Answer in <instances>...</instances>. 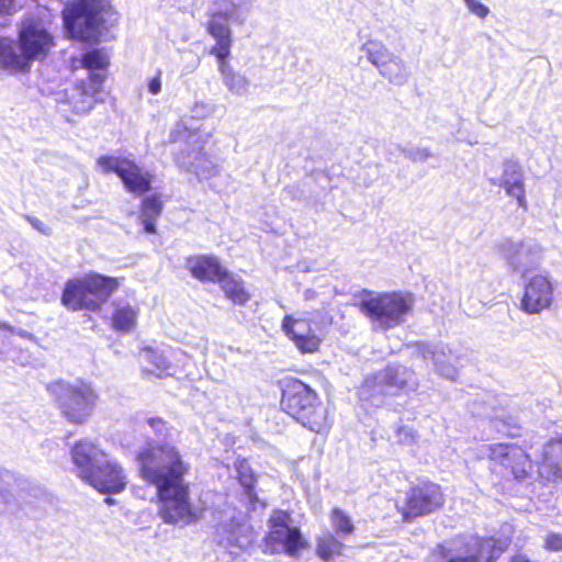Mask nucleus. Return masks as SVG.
Here are the masks:
<instances>
[{"label": "nucleus", "instance_id": "f257e3e1", "mask_svg": "<svg viewBox=\"0 0 562 562\" xmlns=\"http://www.w3.org/2000/svg\"><path fill=\"white\" fill-rule=\"evenodd\" d=\"M135 462L139 477L155 488L158 516L166 524L190 525L203 515L191 502L187 476L190 464L171 443H153L138 449Z\"/></svg>", "mask_w": 562, "mask_h": 562}, {"label": "nucleus", "instance_id": "f03ea898", "mask_svg": "<svg viewBox=\"0 0 562 562\" xmlns=\"http://www.w3.org/2000/svg\"><path fill=\"white\" fill-rule=\"evenodd\" d=\"M276 384L280 392L281 412L310 431H329L333 420L317 390L293 375L279 379Z\"/></svg>", "mask_w": 562, "mask_h": 562}, {"label": "nucleus", "instance_id": "7ed1b4c3", "mask_svg": "<svg viewBox=\"0 0 562 562\" xmlns=\"http://www.w3.org/2000/svg\"><path fill=\"white\" fill-rule=\"evenodd\" d=\"M18 46L0 36V67L13 72H29L33 60H42L56 46L54 35L38 21H26L18 32Z\"/></svg>", "mask_w": 562, "mask_h": 562}, {"label": "nucleus", "instance_id": "20e7f679", "mask_svg": "<svg viewBox=\"0 0 562 562\" xmlns=\"http://www.w3.org/2000/svg\"><path fill=\"white\" fill-rule=\"evenodd\" d=\"M78 476L102 494H117L125 490L127 482L121 464L116 461L95 463L98 456L106 457L97 443L81 439L70 450Z\"/></svg>", "mask_w": 562, "mask_h": 562}, {"label": "nucleus", "instance_id": "39448f33", "mask_svg": "<svg viewBox=\"0 0 562 562\" xmlns=\"http://www.w3.org/2000/svg\"><path fill=\"white\" fill-rule=\"evenodd\" d=\"M123 278L89 272L68 279L60 294L61 305L70 312H99L119 290Z\"/></svg>", "mask_w": 562, "mask_h": 562}, {"label": "nucleus", "instance_id": "423d86ee", "mask_svg": "<svg viewBox=\"0 0 562 562\" xmlns=\"http://www.w3.org/2000/svg\"><path fill=\"white\" fill-rule=\"evenodd\" d=\"M112 14L105 0H72L61 11L63 24L69 38L98 44L109 31L106 16Z\"/></svg>", "mask_w": 562, "mask_h": 562}, {"label": "nucleus", "instance_id": "0eeeda50", "mask_svg": "<svg viewBox=\"0 0 562 562\" xmlns=\"http://www.w3.org/2000/svg\"><path fill=\"white\" fill-rule=\"evenodd\" d=\"M355 305L379 329L389 330L401 325L413 311L414 295L401 291L374 293L363 290Z\"/></svg>", "mask_w": 562, "mask_h": 562}, {"label": "nucleus", "instance_id": "6e6552de", "mask_svg": "<svg viewBox=\"0 0 562 562\" xmlns=\"http://www.w3.org/2000/svg\"><path fill=\"white\" fill-rule=\"evenodd\" d=\"M45 389L68 423L83 425L89 420L98 400V394L90 383L79 380L70 384L57 379L47 383Z\"/></svg>", "mask_w": 562, "mask_h": 562}, {"label": "nucleus", "instance_id": "1a4fd4ad", "mask_svg": "<svg viewBox=\"0 0 562 562\" xmlns=\"http://www.w3.org/2000/svg\"><path fill=\"white\" fill-rule=\"evenodd\" d=\"M446 494L443 487L431 480L424 479L411 484L395 508L404 522L429 516L443 508Z\"/></svg>", "mask_w": 562, "mask_h": 562}, {"label": "nucleus", "instance_id": "9d476101", "mask_svg": "<svg viewBox=\"0 0 562 562\" xmlns=\"http://www.w3.org/2000/svg\"><path fill=\"white\" fill-rule=\"evenodd\" d=\"M97 165L105 175L115 173L126 192L143 196L153 189L154 175L134 159L125 156L102 155Z\"/></svg>", "mask_w": 562, "mask_h": 562}, {"label": "nucleus", "instance_id": "9b49d317", "mask_svg": "<svg viewBox=\"0 0 562 562\" xmlns=\"http://www.w3.org/2000/svg\"><path fill=\"white\" fill-rule=\"evenodd\" d=\"M291 515L286 510H276L269 518V531L265 536V546L270 553L284 552L289 557L296 558L300 552L308 547L301 529L291 526Z\"/></svg>", "mask_w": 562, "mask_h": 562}, {"label": "nucleus", "instance_id": "f8f14e48", "mask_svg": "<svg viewBox=\"0 0 562 562\" xmlns=\"http://www.w3.org/2000/svg\"><path fill=\"white\" fill-rule=\"evenodd\" d=\"M213 2L218 8L207 13L209 20L205 23V30L216 42L210 48V54L216 57L223 68L231 55L233 36L229 20L237 5L235 0H214Z\"/></svg>", "mask_w": 562, "mask_h": 562}, {"label": "nucleus", "instance_id": "ddd939ff", "mask_svg": "<svg viewBox=\"0 0 562 562\" xmlns=\"http://www.w3.org/2000/svg\"><path fill=\"white\" fill-rule=\"evenodd\" d=\"M105 79L104 74H89L87 78L77 80L67 87L60 102L74 114L90 113L97 104L104 101L102 93Z\"/></svg>", "mask_w": 562, "mask_h": 562}, {"label": "nucleus", "instance_id": "4468645a", "mask_svg": "<svg viewBox=\"0 0 562 562\" xmlns=\"http://www.w3.org/2000/svg\"><path fill=\"white\" fill-rule=\"evenodd\" d=\"M488 459L505 469L515 481L528 479L533 470L530 454L519 445L497 442L487 448Z\"/></svg>", "mask_w": 562, "mask_h": 562}, {"label": "nucleus", "instance_id": "2eb2a0df", "mask_svg": "<svg viewBox=\"0 0 562 562\" xmlns=\"http://www.w3.org/2000/svg\"><path fill=\"white\" fill-rule=\"evenodd\" d=\"M368 59L373 64L380 75L395 86H403L409 78L405 63L391 53L382 43L370 41L366 44Z\"/></svg>", "mask_w": 562, "mask_h": 562}, {"label": "nucleus", "instance_id": "dca6fc26", "mask_svg": "<svg viewBox=\"0 0 562 562\" xmlns=\"http://www.w3.org/2000/svg\"><path fill=\"white\" fill-rule=\"evenodd\" d=\"M281 328L302 355L318 353L324 338L312 328V321L284 315Z\"/></svg>", "mask_w": 562, "mask_h": 562}, {"label": "nucleus", "instance_id": "f3484780", "mask_svg": "<svg viewBox=\"0 0 562 562\" xmlns=\"http://www.w3.org/2000/svg\"><path fill=\"white\" fill-rule=\"evenodd\" d=\"M554 288L548 276L535 274L525 284L520 310L526 314H539L551 307Z\"/></svg>", "mask_w": 562, "mask_h": 562}, {"label": "nucleus", "instance_id": "a211bd4d", "mask_svg": "<svg viewBox=\"0 0 562 562\" xmlns=\"http://www.w3.org/2000/svg\"><path fill=\"white\" fill-rule=\"evenodd\" d=\"M460 550L462 555L453 557L447 562H496L499 558L497 540L494 537H461Z\"/></svg>", "mask_w": 562, "mask_h": 562}, {"label": "nucleus", "instance_id": "6ab92c4d", "mask_svg": "<svg viewBox=\"0 0 562 562\" xmlns=\"http://www.w3.org/2000/svg\"><path fill=\"white\" fill-rule=\"evenodd\" d=\"M186 269L198 281L216 283L221 276L226 274V268L218 257L210 254L190 255L186 258Z\"/></svg>", "mask_w": 562, "mask_h": 562}, {"label": "nucleus", "instance_id": "aec40b11", "mask_svg": "<svg viewBox=\"0 0 562 562\" xmlns=\"http://www.w3.org/2000/svg\"><path fill=\"white\" fill-rule=\"evenodd\" d=\"M139 356L143 362L140 371L144 378L164 379L168 375L170 363L161 350L153 346H143L139 349Z\"/></svg>", "mask_w": 562, "mask_h": 562}, {"label": "nucleus", "instance_id": "412c9836", "mask_svg": "<svg viewBox=\"0 0 562 562\" xmlns=\"http://www.w3.org/2000/svg\"><path fill=\"white\" fill-rule=\"evenodd\" d=\"M139 310L130 303L114 302L109 317L110 327L119 334H130L137 326Z\"/></svg>", "mask_w": 562, "mask_h": 562}, {"label": "nucleus", "instance_id": "4be33fe9", "mask_svg": "<svg viewBox=\"0 0 562 562\" xmlns=\"http://www.w3.org/2000/svg\"><path fill=\"white\" fill-rule=\"evenodd\" d=\"M506 194L516 199L517 204L524 211L528 210V204L525 195V184L520 171V167L515 161H507L503 173L501 184Z\"/></svg>", "mask_w": 562, "mask_h": 562}, {"label": "nucleus", "instance_id": "5701e85b", "mask_svg": "<svg viewBox=\"0 0 562 562\" xmlns=\"http://www.w3.org/2000/svg\"><path fill=\"white\" fill-rule=\"evenodd\" d=\"M164 211V200L160 194H145L139 202V218L147 234H156V222Z\"/></svg>", "mask_w": 562, "mask_h": 562}, {"label": "nucleus", "instance_id": "b1692460", "mask_svg": "<svg viewBox=\"0 0 562 562\" xmlns=\"http://www.w3.org/2000/svg\"><path fill=\"white\" fill-rule=\"evenodd\" d=\"M79 66L72 65V69L82 68L89 74H104L110 67V56L104 48H90L78 58Z\"/></svg>", "mask_w": 562, "mask_h": 562}, {"label": "nucleus", "instance_id": "393cba45", "mask_svg": "<svg viewBox=\"0 0 562 562\" xmlns=\"http://www.w3.org/2000/svg\"><path fill=\"white\" fill-rule=\"evenodd\" d=\"M226 274L217 280L225 296L233 303L238 305H245L250 300V294L245 288V283L240 278H236L235 274L226 269Z\"/></svg>", "mask_w": 562, "mask_h": 562}, {"label": "nucleus", "instance_id": "a878e982", "mask_svg": "<svg viewBox=\"0 0 562 562\" xmlns=\"http://www.w3.org/2000/svg\"><path fill=\"white\" fill-rule=\"evenodd\" d=\"M235 470L236 479L243 486L244 493L247 496L249 504L255 505L258 502L256 492L257 475L245 458H240L235 461Z\"/></svg>", "mask_w": 562, "mask_h": 562}, {"label": "nucleus", "instance_id": "bb28decb", "mask_svg": "<svg viewBox=\"0 0 562 562\" xmlns=\"http://www.w3.org/2000/svg\"><path fill=\"white\" fill-rule=\"evenodd\" d=\"M345 544L333 533H325L316 539V555L323 562H331L342 555Z\"/></svg>", "mask_w": 562, "mask_h": 562}, {"label": "nucleus", "instance_id": "cd10ccee", "mask_svg": "<svg viewBox=\"0 0 562 562\" xmlns=\"http://www.w3.org/2000/svg\"><path fill=\"white\" fill-rule=\"evenodd\" d=\"M330 521L335 531L341 536L352 535L355 531V526L350 516L344 512L341 508L334 507L329 514Z\"/></svg>", "mask_w": 562, "mask_h": 562}, {"label": "nucleus", "instance_id": "c85d7f7f", "mask_svg": "<svg viewBox=\"0 0 562 562\" xmlns=\"http://www.w3.org/2000/svg\"><path fill=\"white\" fill-rule=\"evenodd\" d=\"M18 10L16 0H0V30L11 25L12 16Z\"/></svg>", "mask_w": 562, "mask_h": 562}, {"label": "nucleus", "instance_id": "c756f323", "mask_svg": "<svg viewBox=\"0 0 562 562\" xmlns=\"http://www.w3.org/2000/svg\"><path fill=\"white\" fill-rule=\"evenodd\" d=\"M147 424L149 425L156 437L160 438L168 436L170 427L169 424L162 417H149L147 419Z\"/></svg>", "mask_w": 562, "mask_h": 562}, {"label": "nucleus", "instance_id": "7c9ffc66", "mask_svg": "<svg viewBox=\"0 0 562 562\" xmlns=\"http://www.w3.org/2000/svg\"><path fill=\"white\" fill-rule=\"evenodd\" d=\"M543 548L548 551H562V533L549 532L544 538Z\"/></svg>", "mask_w": 562, "mask_h": 562}, {"label": "nucleus", "instance_id": "2f4dec72", "mask_svg": "<svg viewBox=\"0 0 562 562\" xmlns=\"http://www.w3.org/2000/svg\"><path fill=\"white\" fill-rule=\"evenodd\" d=\"M240 527L238 522L231 521L228 525L223 527V533L225 535V542L227 546H238L237 530Z\"/></svg>", "mask_w": 562, "mask_h": 562}, {"label": "nucleus", "instance_id": "473e14b6", "mask_svg": "<svg viewBox=\"0 0 562 562\" xmlns=\"http://www.w3.org/2000/svg\"><path fill=\"white\" fill-rule=\"evenodd\" d=\"M469 10L481 19H484L490 13V9L477 0H463Z\"/></svg>", "mask_w": 562, "mask_h": 562}, {"label": "nucleus", "instance_id": "72a5a7b5", "mask_svg": "<svg viewBox=\"0 0 562 562\" xmlns=\"http://www.w3.org/2000/svg\"><path fill=\"white\" fill-rule=\"evenodd\" d=\"M383 385L385 386H396V387H403L405 385L404 381H397L396 374L393 370L387 369L386 373L383 378Z\"/></svg>", "mask_w": 562, "mask_h": 562}, {"label": "nucleus", "instance_id": "f704fd0d", "mask_svg": "<svg viewBox=\"0 0 562 562\" xmlns=\"http://www.w3.org/2000/svg\"><path fill=\"white\" fill-rule=\"evenodd\" d=\"M148 92L151 94H158L161 91V72L157 71V74L149 79L148 81Z\"/></svg>", "mask_w": 562, "mask_h": 562}, {"label": "nucleus", "instance_id": "c9c22d12", "mask_svg": "<svg viewBox=\"0 0 562 562\" xmlns=\"http://www.w3.org/2000/svg\"><path fill=\"white\" fill-rule=\"evenodd\" d=\"M507 562H532L529 555L525 552L518 551L512 554Z\"/></svg>", "mask_w": 562, "mask_h": 562}, {"label": "nucleus", "instance_id": "e433bc0d", "mask_svg": "<svg viewBox=\"0 0 562 562\" xmlns=\"http://www.w3.org/2000/svg\"><path fill=\"white\" fill-rule=\"evenodd\" d=\"M547 451L546 453H553L555 451V448L560 447L562 448V436L558 437V438H552L550 439L547 445Z\"/></svg>", "mask_w": 562, "mask_h": 562}, {"label": "nucleus", "instance_id": "4c0bfd02", "mask_svg": "<svg viewBox=\"0 0 562 562\" xmlns=\"http://www.w3.org/2000/svg\"><path fill=\"white\" fill-rule=\"evenodd\" d=\"M396 432H397L398 437L404 435L405 437L409 436V437L414 438V435L409 430H407L405 427H400Z\"/></svg>", "mask_w": 562, "mask_h": 562}, {"label": "nucleus", "instance_id": "58836bf2", "mask_svg": "<svg viewBox=\"0 0 562 562\" xmlns=\"http://www.w3.org/2000/svg\"><path fill=\"white\" fill-rule=\"evenodd\" d=\"M106 502H108L109 504H112V499H111V498H108V499H106Z\"/></svg>", "mask_w": 562, "mask_h": 562}]
</instances>
